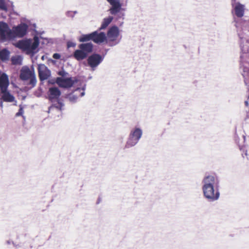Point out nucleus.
<instances>
[{
	"label": "nucleus",
	"instance_id": "22",
	"mask_svg": "<svg viewBox=\"0 0 249 249\" xmlns=\"http://www.w3.org/2000/svg\"><path fill=\"white\" fill-rule=\"evenodd\" d=\"M10 52L6 49H4L0 52V59L2 61L8 60L9 57Z\"/></svg>",
	"mask_w": 249,
	"mask_h": 249
},
{
	"label": "nucleus",
	"instance_id": "5",
	"mask_svg": "<svg viewBox=\"0 0 249 249\" xmlns=\"http://www.w3.org/2000/svg\"><path fill=\"white\" fill-rule=\"evenodd\" d=\"M142 130L139 127H135L131 129L127 139L125 148H130L136 145L142 135Z\"/></svg>",
	"mask_w": 249,
	"mask_h": 249
},
{
	"label": "nucleus",
	"instance_id": "21",
	"mask_svg": "<svg viewBox=\"0 0 249 249\" xmlns=\"http://www.w3.org/2000/svg\"><path fill=\"white\" fill-rule=\"evenodd\" d=\"M95 33H91L89 34L82 35L79 38V41L80 42H84L92 40L93 36H94Z\"/></svg>",
	"mask_w": 249,
	"mask_h": 249
},
{
	"label": "nucleus",
	"instance_id": "31",
	"mask_svg": "<svg viewBox=\"0 0 249 249\" xmlns=\"http://www.w3.org/2000/svg\"><path fill=\"white\" fill-rule=\"evenodd\" d=\"M72 13H73V15H74L75 14L77 13V12L76 11H74L72 12Z\"/></svg>",
	"mask_w": 249,
	"mask_h": 249
},
{
	"label": "nucleus",
	"instance_id": "36",
	"mask_svg": "<svg viewBox=\"0 0 249 249\" xmlns=\"http://www.w3.org/2000/svg\"><path fill=\"white\" fill-rule=\"evenodd\" d=\"M127 0H126V2H127Z\"/></svg>",
	"mask_w": 249,
	"mask_h": 249
},
{
	"label": "nucleus",
	"instance_id": "28",
	"mask_svg": "<svg viewBox=\"0 0 249 249\" xmlns=\"http://www.w3.org/2000/svg\"><path fill=\"white\" fill-rule=\"evenodd\" d=\"M67 74V73L64 71H59L58 72V74L62 76H64Z\"/></svg>",
	"mask_w": 249,
	"mask_h": 249
},
{
	"label": "nucleus",
	"instance_id": "15",
	"mask_svg": "<svg viewBox=\"0 0 249 249\" xmlns=\"http://www.w3.org/2000/svg\"><path fill=\"white\" fill-rule=\"evenodd\" d=\"M94 34L92 41L97 44H101L104 42L107 43L106 35L104 32L98 33L97 31L93 32Z\"/></svg>",
	"mask_w": 249,
	"mask_h": 249
},
{
	"label": "nucleus",
	"instance_id": "6",
	"mask_svg": "<svg viewBox=\"0 0 249 249\" xmlns=\"http://www.w3.org/2000/svg\"><path fill=\"white\" fill-rule=\"evenodd\" d=\"M93 47L91 42L79 44V49L75 50L73 53L74 57L78 61L85 59L92 52Z\"/></svg>",
	"mask_w": 249,
	"mask_h": 249
},
{
	"label": "nucleus",
	"instance_id": "2",
	"mask_svg": "<svg viewBox=\"0 0 249 249\" xmlns=\"http://www.w3.org/2000/svg\"><path fill=\"white\" fill-rule=\"evenodd\" d=\"M39 44L38 37L35 36L33 39H28L18 41L15 44L17 48L25 52L27 54H34L37 52Z\"/></svg>",
	"mask_w": 249,
	"mask_h": 249
},
{
	"label": "nucleus",
	"instance_id": "26",
	"mask_svg": "<svg viewBox=\"0 0 249 249\" xmlns=\"http://www.w3.org/2000/svg\"><path fill=\"white\" fill-rule=\"evenodd\" d=\"M60 54L58 53H55L53 54V57L55 59H58L60 58Z\"/></svg>",
	"mask_w": 249,
	"mask_h": 249
},
{
	"label": "nucleus",
	"instance_id": "3",
	"mask_svg": "<svg viewBox=\"0 0 249 249\" xmlns=\"http://www.w3.org/2000/svg\"><path fill=\"white\" fill-rule=\"evenodd\" d=\"M106 37L107 44L109 46L113 47L119 44L122 39L119 28L115 25L110 27L107 32Z\"/></svg>",
	"mask_w": 249,
	"mask_h": 249
},
{
	"label": "nucleus",
	"instance_id": "29",
	"mask_svg": "<svg viewBox=\"0 0 249 249\" xmlns=\"http://www.w3.org/2000/svg\"><path fill=\"white\" fill-rule=\"evenodd\" d=\"M75 45V44L74 43H70V42H68V47H74V46Z\"/></svg>",
	"mask_w": 249,
	"mask_h": 249
},
{
	"label": "nucleus",
	"instance_id": "17",
	"mask_svg": "<svg viewBox=\"0 0 249 249\" xmlns=\"http://www.w3.org/2000/svg\"><path fill=\"white\" fill-rule=\"evenodd\" d=\"M2 94L1 98L2 100L7 102H12L15 100V97L10 93L7 89L5 90L4 91L0 90Z\"/></svg>",
	"mask_w": 249,
	"mask_h": 249
},
{
	"label": "nucleus",
	"instance_id": "33",
	"mask_svg": "<svg viewBox=\"0 0 249 249\" xmlns=\"http://www.w3.org/2000/svg\"><path fill=\"white\" fill-rule=\"evenodd\" d=\"M246 105L247 106L248 105V101L245 102Z\"/></svg>",
	"mask_w": 249,
	"mask_h": 249
},
{
	"label": "nucleus",
	"instance_id": "8",
	"mask_svg": "<svg viewBox=\"0 0 249 249\" xmlns=\"http://www.w3.org/2000/svg\"><path fill=\"white\" fill-rule=\"evenodd\" d=\"M28 28V25L24 23H21L17 26L13 27L12 30L11 39L15 37H22L27 33Z\"/></svg>",
	"mask_w": 249,
	"mask_h": 249
},
{
	"label": "nucleus",
	"instance_id": "24",
	"mask_svg": "<svg viewBox=\"0 0 249 249\" xmlns=\"http://www.w3.org/2000/svg\"><path fill=\"white\" fill-rule=\"evenodd\" d=\"M0 9L5 11L7 10V8L5 4V0H0Z\"/></svg>",
	"mask_w": 249,
	"mask_h": 249
},
{
	"label": "nucleus",
	"instance_id": "16",
	"mask_svg": "<svg viewBox=\"0 0 249 249\" xmlns=\"http://www.w3.org/2000/svg\"><path fill=\"white\" fill-rule=\"evenodd\" d=\"M9 85V79L7 75L3 73L0 76V90L4 91L7 89Z\"/></svg>",
	"mask_w": 249,
	"mask_h": 249
},
{
	"label": "nucleus",
	"instance_id": "1",
	"mask_svg": "<svg viewBox=\"0 0 249 249\" xmlns=\"http://www.w3.org/2000/svg\"><path fill=\"white\" fill-rule=\"evenodd\" d=\"M219 180L217 177L213 175H208L204 177L202 180V190L204 196L210 201H214L218 199Z\"/></svg>",
	"mask_w": 249,
	"mask_h": 249
},
{
	"label": "nucleus",
	"instance_id": "7",
	"mask_svg": "<svg viewBox=\"0 0 249 249\" xmlns=\"http://www.w3.org/2000/svg\"><path fill=\"white\" fill-rule=\"evenodd\" d=\"M12 30L7 23L0 21V41L5 42L11 39Z\"/></svg>",
	"mask_w": 249,
	"mask_h": 249
},
{
	"label": "nucleus",
	"instance_id": "32",
	"mask_svg": "<svg viewBox=\"0 0 249 249\" xmlns=\"http://www.w3.org/2000/svg\"><path fill=\"white\" fill-rule=\"evenodd\" d=\"M1 93H0V100H2V98H1Z\"/></svg>",
	"mask_w": 249,
	"mask_h": 249
},
{
	"label": "nucleus",
	"instance_id": "4",
	"mask_svg": "<svg viewBox=\"0 0 249 249\" xmlns=\"http://www.w3.org/2000/svg\"><path fill=\"white\" fill-rule=\"evenodd\" d=\"M20 78L23 81H28L27 85H30L31 88L35 87L37 83L36 75L34 68L32 67V70L28 67H23L20 71Z\"/></svg>",
	"mask_w": 249,
	"mask_h": 249
},
{
	"label": "nucleus",
	"instance_id": "35",
	"mask_svg": "<svg viewBox=\"0 0 249 249\" xmlns=\"http://www.w3.org/2000/svg\"><path fill=\"white\" fill-rule=\"evenodd\" d=\"M243 138L244 139V140L245 139V136H243Z\"/></svg>",
	"mask_w": 249,
	"mask_h": 249
},
{
	"label": "nucleus",
	"instance_id": "27",
	"mask_svg": "<svg viewBox=\"0 0 249 249\" xmlns=\"http://www.w3.org/2000/svg\"><path fill=\"white\" fill-rule=\"evenodd\" d=\"M66 15L67 16L71 17V18H73V17H74V15H73L72 11H68L66 13Z\"/></svg>",
	"mask_w": 249,
	"mask_h": 249
},
{
	"label": "nucleus",
	"instance_id": "20",
	"mask_svg": "<svg viewBox=\"0 0 249 249\" xmlns=\"http://www.w3.org/2000/svg\"><path fill=\"white\" fill-rule=\"evenodd\" d=\"M64 104L61 102L59 100H58L57 103L53 104L51 107H49L48 113H50L54 108L61 111L62 110V107H64Z\"/></svg>",
	"mask_w": 249,
	"mask_h": 249
},
{
	"label": "nucleus",
	"instance_id": "18",
	"mask_svg": "<svg viewBox=\"0 0 249 249\" xmlns=\"http://www.w3.org/2000/svg\"><path fill=\"white\" fill-rule=\"evenodd\" d=\"M113 19L112 17L109 16L107 18H104L103 20L101 26L99 28V30H103L107 28L110 24Z\"/></svg>",
	"mask_w": 249,
	"mask_h": 249
},
{
	"label": "nucleus",
	"instance_id": "10",
	"mask_svg": "<svg viewBox=\"0 0 249 249\" xmlns=\"http://www.w3.org/2000/svg\"><path fill=\"white\" fill-rule=\"evenodd\" d=\"M37 69L38 71V76L40 81H44L48 79L51 76V71L44 64H38Z\"/></svg>",
	"mask_w": 249,
	"mask_h": 249
},
{
	"label": "nucleus",
	"instance_id": "11",
	"mask_svg": "<svg viewBox=\"0 0 249 249\" xmlns=\"http://www.w3.org/2000/svg\"><path fill=\"white\" fill-rule=\"evenodd\" d=\"M86 86L84 85L82 88H77L73 92L67 95V98L69 101L72 103L76 102L78 97H82L85 95V90Z\"/></svg>",
	"mask_w": 249,
	"mask_h": 249
},
{
	"label": "nucleus",
	"instance_id": "19",
	"mask_svg": "<svg viewBox=\"0 0 249 249\" xmlns=\"http://www.w3.org/2000/svg\"><path fill=\"white\" fill-rule=\"evenodd\" d=\"M235 14L238 17H242L244 15V6L241 4H238L234 8Z\"/></svg>",
	"mask_w": 249,
	"mask_h": 249
},
{
	"label": "nucleus",
	"instance_id": "13",
	"mask_svg": "<svg viewBox=\"0 0 249 249\" xmlns=\"http://www.w3.org/2000/svg\"><path fill=\"white\" fill-rule=\"evenodd\" d=\"M61 93V91L58 88H50L48 91V99L52 102H53L55 99L58 100Z\"/></svg>",
	"mask_w": 249,
	"mask_h": 249
},
{
	"label": "nucleus",
	"instance_id": "23",
	"mask_svg": "<svg viewBox=\"0 0 249 249\" xmlns=\"http://www.w3.org/2000/svg\"><path fill=\"white\" fill-rule=\"evenodd\" d=\"M11 61L14 65H21L22 57L20 55H16L11 58Z\"/></svg>",
	"mask_w": 249,
	"mask_h": 249
},
{
	"label": "nucleus",
	"instance_id": "25",
	"mask_svg": "<svg viewBox=\"0 0 249 249\" xmlns=\"http://www.w3.org/2000/svg\"><path fill=\"white\" fill-rule=\"evenodd\" d=\"M24 111L23 108L21 107V106H20L19 109L18 111L16 113V116H19L22 115L23 114Z\"/></svg>",
	"mask_w": 249,
	"mask_h": 249
},
{
	"label": "nucleus",
	"instance_id": "12",
	"mask_svg": "<svg viewBox=\"0 0 249 249\" xmlns=\"http://www.w3.org/2000/svg\"><path fill=\"white\" fill-rule=\"evenodd\" d=\"M107 0L111 5V7L109 10L111 15H115L120 11L122 4L120 2V0Z\"/></svg>",
	"mask_w": 249,
	"mask_h": 249
},
{
	"label": "nucleus",
	"instance_id": "9",
	"mask_svg": "<svg viewBox=\"0 0 249 249\" xmlns=\"http://www.w3.org/2000/svg\"><path fill=\"white\" fill-rule=\"evenodd\" d=\"M104 57L98 53H93L90 55L88 59V65L91 68L92 71H94L98 65L103 61Z\"/></svg>",
	"mask_w": 249,
	"mask_h": 249
},
{
	"label": "nucleus",
	"instance_id": "30",
	"mask_svg": "<svg viewBox=\"0 0 249 249\" xmlns=\"http://www.w3.org/2000/svg\"><path fill=\"white\" fill-rule=\"evenodd\" d=\"M0 107L1 108L3 107V102L1 100L0 102Z\"/></svg>",
	"mask_w": 249,
	"mask_h": 249
},
{
	"label": "nucleus",
	"instance_id": "14",
	"mask_svg": "<svg viewBox=\"0 0 249 249\" xmlns=\"http://www.w3.org/2000/svg\"><path fill=\"white\" fill-rule=\"evenodd\" d=\"M56 82L59 86L63 88L71 87L74 83L71 78L63 79L61 77H57Z\"/></svg>",
	"mask_w": 249,
	"mask_h": 249
},
{
	"label": "nucleus",
	"instance_id": "34",
	"mask_svg": "<svg viewBox=\"0 0 249 249\" xmlns=\"http://www.w3.org/2000/svg\"><path fill=\"white\" fill-rule=\"evenodd\" d=\"M10 243H11V242H10V241H7V244H10Z\"/></svg>",
	"mask_w": 249,
	"mask_h": 249
}]
</instances>
